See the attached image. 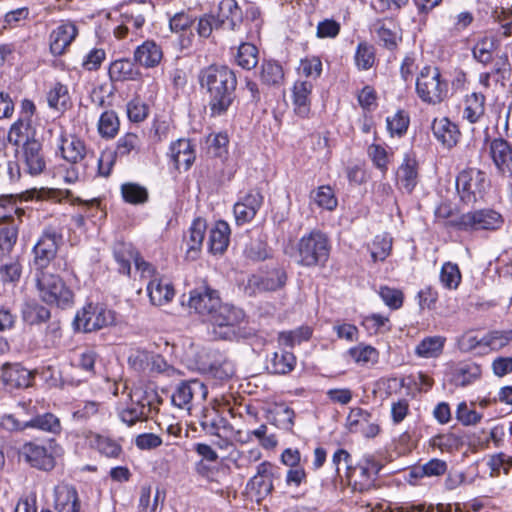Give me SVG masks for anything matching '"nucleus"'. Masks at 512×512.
Here are the masks:
<instances>
[{"mask_svg":"<svg viewBox=\"0 0 512 512\" xmlns=\"http://www.w3.org/2000/svg\"><path fill=\"white\" fill-rule=\"evenodd\" d=\"M493 66L489 71L492 76V80L495 83H499L501 86H505L511 79V64L508 56L503 54L492 60Z\"/></svg>","mask_w":512,"mask_h":512,"instance_id":"nucleus-46","label":"nucleus"},{"mask_svg":"<svg viewBox=\"0 0 512 512\" xmlns=\"http://www.w3.org/2000/svg\"><path fill=\"white\" fill-rule=\"evenodd\" d=\"M313 89L311 81H296L293 86L294 110L300 117H306L310 112V94Z\"/></svg>","mask_w":512,"mask_h":512,"instance_id":"nucleus-33","label":"nucleus"},{"mask_svg":"<svg viewBox=\"0 0 512 512\" xmlns=\"http://www.w3.org/2000/svg\"><path fill=\"white\" fill-rule=\"evenodd\" d=\"M375 32L380 43L388 50H394L398 46V42L401 40L398 29L392 22H377L375 24Z\"/></svg>","mask_w":512,"mask_h":512,"instance_id":"nucleus-40","label":"nucleus"},{"mask_svg":"<svg viewBox=\"0 0 512 512\" xmlns=\"http://www.w3.org/2000/svg\"><path fill=\"white\" fill-rule=\"evenodd\" d=\"M50 134L54 135L53 145L60 152L63 159L70 163H78L86 155L84 142L74 135L67 134L61 127L49 129Z\"/></svg>","mask_w":512,"mask_h":512,"instance_id":"nucleus-13","label":"nucleus"},{"mask_svg":"<svg viewBox=\"0 0 512 512\" xmlns=\"http://www.w3.org/2000/svg\"><path fill=\"white\" fill-rule=\"evenodd\" d=\"M18 238V223L9 222L0 226V255H8L15 246Z\"/></svg>","mask_w":512,"mask_h":512,"instance_id":"nucleus-49","label":"nucleus"},{"mask_svg":"<svg viewBox=\"0 0 512 512\" xmlns=\"http://www.w3.org/2000/svg\"><path fill=\"white\" fill-rule=\"evenodd\" d=\"M312 331L309 327L304 326L295 330L283 331L278 335L280 345L293 347L310 338Z\"/></svg>","mask_w":512,"mask_h":512,"instance_id":"nucleus-56","label":"nucleus"},{"mask_svg":"<svg viewBox=\"0 0 512 512\" xmlns=\"http://www.w3.org/2000/svg\"><path fill=\"white\" fill-rule=\"evenodd\" d=\"M481 373L480 365L474 362H462L453 368L451 381L456 386L465 387L479 379Z\"/></svg>","mask_w":512,"mask_h":512,"instance_id":"nucleus-34","label":"nucleus"},{"mask_svg":"<svg viewBox=\"0 0 512 512\" xmlns=\"http://www.w3.org/2000/svg\"><path fill=\"white\" fill-rule=\"evenodd\" d=\"M488 187L489 180L485 172L476 168L465 169L456 178L457 192L466 205L483 200Z\"/></svg>","mask_w":512,"mask_h":512,"instance_id":"nucleus-8","label":"nucleus"},{"mask_svg":"<svg viewBox=\"0 0 512 512\" xmlns=\"http://www.w3.org/2000/svg\"><path fill=\"white\" fill-rule=\"evenodd\" d=\"M115 322L114 312L100 304H88L74 319L76 331L93 332L107 327Z\"/></svg>","mask_w":512,"mask_h":512,"instance_id":"nucleus-10","label":"nucleus"},{"mask_svg":"<svg viewBox=\"0 0 512 512\" xmlns=\"http://www.w3.org/2000/svg\"><path fill=\"white\" fill-rule=\"evenodd\" d=\"M37 289L40 299L49 305L61 309L71 307L74 294L62 278L48 271H41L37 275Z\"/></svg>","mask_w":512,"mask_h":512,"instance_id":"nucleus-6","label":"nucleus"},{"mask_svg":"<svg viewBox=\"0 0 512 512\" xmlns=\"http://www.w3.org/2000/svg\"><path fill=\"white\" fill-rule=\"evenodd\" d=\"M447 470V463L444 460L433 458L423 465L414 466L410 472V480L423 477L441 476Z\"/></svg>","mask_w":512,"mask_h":512,"instance_id":"nucleus-41","label":"nucleus"},{"mask_svg":"<svg viewBox=\"0 0 512 512\" xmlns=\"http://www.w3.org/2000/svg\"><path fill=\"white\" fill-rule=\"evenodd\" d=\"M330 254V242L326 234L313 230L303 235L291 254L294 261L303 267L323 266Z\"/></svg>","mask_w":512,"mask_h":512,"instance_id":"nucleus-2","label":"nucleus"},{"mask_svg":"<svg viewBox=\"0 0 512 512\" xmlns=\"http://www.w3.org/2000/svg\"><path fill=\"white\" fill-rule=\"evenodd\" d=\"M236 63L246 70H251L258 63V49L251 43H242L235 56Z\"/></svg>","mask_w":512,"mask_h":512,"instance_id":"nucleus-50","label":"nucleus"},{"mask_svg":"<svg viewBox=\"0 0 512 512\" xmlns=\"http://www.w3.org/2000/svg\"><path fill=\"white\" fill-rule=\"evenodd\" d=\"M54 494L58 512H80L81 502L74 486L61 483L55 487Z\"/></svg>","mask_w":512,"mask_h":512,"instance_id":"nucleus-24","label":"nucleus"},{"mask_svg":"<svg viewBox=\"0 0 512 512\" xmlns=\"http://www.w3.org/2000/svg\"><path fill=\"white\" fill-rule=\"evenodd\" d=\"M490 154L497 168L503 173H512V147L501 138L490 144Z\"/></svg>","mask_w":512,"mask_h":512,"instance_id":"nucleus-30","label":"nucleus"},{"mask_svg":"<svg viewBox=\"0 0 512 512\" xmlns=\"http://www.w3.org/2000/svg\"><path fill=\"white\" fill-rule=\"evenodd\" d=\"M206 229V223L202 219H196L193 221L186 240L187 252L196 254L203 243L204 233Z\"/></svg>","mask_w":512,"mask_h":512,"instance_id":"nucleus-51","label":"nucleus"},{"mask_svg":"<svg viewBox=\"0 0 512 512\" xmlns=\"http://www.w3.org/2000/svg\"><path fill=\"white\" fill-rule=\"evenodd\" d=\"M311 199L320 208L332 211L337 207V198L328 185L318 187L311 192Z\"/></svg>","mask_w":512,"mask_h":512,"instance_id":"nucleus-52","label":"nucleus"},{"mask_svg":"<svg viewBox=\"0 0 512 512\" xmlns=\"http://www.w3.org/2000/svg\"><path fill=\"white\" fill-rule=\"evenodd\" d=\"M169 155L177 169L188 170L195 160L194 146L190 140L179 139L171 144Z\"/></svg>","mask_w":512,"mask_h":512,"instance_id":"nucleus-27","label":"nucleus"},{"mask_svg":"<svg viewBox=\"0 0 512 512\" xmlns=\"http://www.w3.org/2000/svg\"><path fill=\"white\" fill-rule=\"evenodd\" d=\"M432 131L435 138L448 149L454 147L461 136L458 126L446 117L435 119L432 123Z\"/></svg>","mask_w":512,"mask_h":512,"instance_id":"nucleus-25","label":"nucleus"},{"mask_svg":"<svg viewBox=\"0 0 512 512\" xmlns=\"http://www.w3.org/2000/svg\"><path fill=\"white\" fill-rule=\"evenodd\" d=\"M19 457L32 468L49 472L56 465L51 445L47 447L35 441L25 442L19 449Z\"/></svg>","mask_w":512,"mask_h":512,"instance_id":"nucleus-14","label":"nucleus"},{"mask_svg":"<svg viewBox=\"0 0 512 512\" xmlns=\"http://www.w3.org/2000/svg\"><path fill=\"white\" fill-rule=\"evenodd\" d=\"M97 359L98 354L93 349L85 348L75 353L72 364L91 377L96 374L95 365Z\"/></svg>","mask_w":512,"mask_h":512,"instance_id":"nucleus-45","label":"nucleus"},{"mask_svg":"<svg viewBox=\"0 0 512 512\" xmlns=\"http://www.w3.org/2000/svg\"><path fill=\"white\" fill-rule=\"evenodd\" d=\"M418 97L427 104L436 105L448 96L449 84L436 66H424L416 79Z\"/></svg>","mask_w":512,"mask_h":512,"instance_id":"nucleus-5","label":"nucleus"},{"mask_svg":"<svg viewBox=\"0 0 512 512\" xmlns=\"http://www.w3.org/2000/svg\"><path fill=\"white\" fill-rule=\"evenodd\" d=\"M70 100L68 88L62 83H55L47 94V102L51 108L56 110L66 109Z\"/></svg>","mask_w":512,"mask_h":512,"instance_id":"nucleus-53","label":"nucleus"},{"mask_svg":"<svg viewBox=\"0 0 512 512\" xmlns=\"http://www.w3.org/2000/svg\"><path fill=\"white\" fill-rule=\"evenodd\" d=\"M217 20L220 25L228 21V27L234 31L238 29L243 20V10L236 0H222L218 6Z\"/></svg>","mask_w":512,"mask_h":512,"instance_id":"nucleus-31","label":"nucleus"},{"mask_svg":"<svg viewBox=\"0 0 512 512\" xmlns=\"http://www.w3.org/2000/svg\"><path fill=\"white\" fill-rule=\"evenodd\" d=\"M81 436L85 439L89 447L95 449L100 455L106 458L120 459L124 454L122 444L108 435L95 433L91 430H84Z\"/></svg>","mask_w":512,"mask_h":512,"instance_id":"nucleus-18","label":"nucleus"},{"mask_svg":"<svg viewBox=\"0 0 512 512\" xmlns=\"http://www.w3.org/2000/svg\"><path fill=\"white\" fill-rule=\"evenodd\" d=\"M162 59V50L154 41H145L134 52V60L144 67H155Z\"/></svg>","mask_w":512,"mask_h":512,"instance_id":"nucleus-35","label":"nucleus"},{"mask_svg":"<svg viewBox=\"0 0 512 512\" xmlns=\"http://www.w3.org/2000/svg\"><path fill=\"white\" fill-rule=\"evenodd\" d=\"M200 87L208 94L212 117L224 115L236 98L237 77L227 66L210 65L199 72Z\"/></svg>","mask_w":512,"mask_h":512,"instance_id":"nucleus-1","label":"nucleus"},{"mask_svg":"<svg viewBox=\"0 0 512 512\" xmlns=\"http://www.w3.org/2000/svg\"><path fill=\"white\" fill-rule=\"evenodd\" d=\"M347 427L351 433H360L367 438L375 437L380 427L372 421V415L362 408H352L347 416Z\"/></svg>","mask_w":512,"mask_h":512,"instance_id":"nucleus-19","label":"nucleus"},{"mask_svg":"<svg viewBox=\"0 0 512 512\" xmlns=\"http://www.w3.org/2000/svg\"><path fill=\"white\" fill-rule=\"evenodd\" d=\"M31 139H36V129L32 125V119L19 117L9 129L8 141L15 146H20Z\"/></svg>","mask_w":512,"mask_h":512,"instance_id":"nucleus-32","label":"nucleus"},{"mask_svg":"<svg viewBox=\"0 0 512 512\" xmlns=\"http://www.w3.org/2000/svg\"><path fill=\"white\" fill-rule=\"evenodd\" d=\"M152 355L153 352L137 349L130 354L128 363L134 370L147 373Z\"/></svg>","mask_w":512,"mask_h":512,"instance_id":"nucleus-64","label":"nucleus"},{"mask_svg":"<svg viewBox=\"0 0 512 512\" xmlns=\"http://www.w3.org/2000/svg\"><path fill=\"white\" fill-rule=\"evenodd\" d=\"M440 281L447 289H456L461 282V273L457 264L446 262L440 271Z\"/></svg>","mask_w":512,"mask_h":512,"instance_id":"nucleus-58","label":"nucleus"},{"mask_svg":"<svg viewBox=\"0 0 512 512\" xmlns=\"http://www.w3.org/2000/svg\"><path fill=\"white\" fill-rule=\"evenodd\" d=\"M62 235L53 227H47L34 245V263L38 269L46 268L55 258Z\"/></svg>","mask_w":512,"mask_h":512,"instance_id":"nucleus-15","label":"nucleus"},{"mask_svg":"<svg viewBox=\"0 0 512 512\" xmlns=\"http://www.w3.org/2000/svg\"><path fill=\"white\" fill-rule=\"evenodd\" d=\"M382 464L373 456H364L356 465H351L344 478L354 491L364 492L375 486Z\"/></svg>","mask_w":512,"mask_h":512,"instance_id":"nucleus-9","label":"nucleus"},{"mask_svg":"<svg viewBox=\"0 0 512 512\" xmlns=\"http://www.w3.org/2000/svg\"><path fill=\"white\" fill-rule=\"evenodd\" d=\"M24 214V211L16 205V200L12 196H3L0 198V226L9 222H17V219Z\"/></svg>","mask_w":512,"mask_h":512,"instance_id":"nucleus-47","label":"nucleus"},{"mask_svg":"<svg viewBox=\"0 0 512 512\" xmlns=\"http://www.w3.org/2000/svg\"><path fill=\"white\" fill-rule=\"evenodd\" d=\"M150 301L153 305L162 306L169 303L175 294L172 284L163 278H153L147 285Z\"/></svg>","mask_w":512,"mask_h":512,"instance_id":"nucleus-29","label":"nucleus"},{"mask_svg":"<svg viewBox=\"0 0 512 512\" xmlns=\"http://www.w3.org/2000/svg\"><path fill=\"white\" fill-rule=\"evenodd\" d=\"M386 122L387 129L392 136H402L408 129L410 119L407 112L399 110L392 117H387Z\"/></svg>","mask_w":512,"mask_h":512,"instance_id":"nucleus-59","label":"nucleus"},{"mask_svg":"<svg viewBox=\"0 0 512 512\" xmlns=\"http://www.w3.org/2000/svg\"><path fill=\"white\" fill-rule=\"evenodd\" d=\"M159 506V492L152 499L151 486H142L139 497V512H157Z\"/></svg>","mask_w":512,"mask_h":512,"instance_id":"nucleus-63","label":"nucleus"},{"mask_svg":"<svg viewBox=\"0 0 512 512\" xmlns=\"http://www.w3.org/2000/svg\"><path fill=\"white\" fill-rule=\"evenodd\" d=\"M445 338L442 336H431L424 338L416 347L415 352L424 358L438 357L444 347Z\"/></svg>","mask_w":512,"mask_h":512,"instance_id":"nucleus-44","label":"nucleus"},{"mask_svg":"<svg viewBox=\"0 0 512 512\" xmlns=\"http://www.w3.org/2000/svg\"><path fill=\"white\" fill-rule=\"evenodd\" d=\"M462 444L460 436L454 433L439 434L431 438L430 445L441 451H452Z\"/></svg>","mask_w":512,"mask_h":512,"instance_id":"nucleus-62","label":"nucleus"},{"mask_svg":"<svg viewBox=\"0 0 512 512\" xmlns=\"http://www.w3.org/2000/svg\"><path fill=\"white\" fill-rule=\"evenodd\" d=\"M296 364V357L292 352L279 351L274 352L267 363V369L278 375H284L291 372Z\"/></svg>","mask_w":512,"mask_h":512,"instance_id":"nucleus-37","label":"nucleus"},{"mask_svg":"<svg viewBox=\"0 0 512 512\" xmlns=\"http://www.w3.org/2000/svg\"><path fill=\"white\" fill-rule=\"evenodd\" d=\"M51 317L48 308L38 303H26L22 309V318L28 325H39L47 322Z\"/></svg>","mask_w":512,"mask_h":512,"instance_id":"nucleus-43","label":"nucleus"},{"mask_svg":"<svg viewBox=\"0 0 512 512\" xmlns=\"http://www.w3.org/2000/svg\"><path fill=\"white\" fill-rule=\"evenodd\" d=\"M162 400L153 389H135L131 403L119 412L120 420L131 427L137 422L146 421L158 412Z\"/></svg>","mask_w":512,"mask_h":512,"instance_id":"nucleus-3","label":"nucleus"},{"mask_svg":"<svg viewBox=\"0 0 512 512\" xmlns=\"http://www.w3.org/2000/svg\"><path fill=\"white\" fill-rule=\"evenodd\" d=\"M136 75L134 64L128 59L115 60L109 67V76L112 81L130 80L134 79Z\"/></svg>","mask_w":512,"mask_h":512,"instance_id":"nucleus-48","label":"nucleus"},{"mask_svg":"<svg viewBox=\"0 0 512 512\" xmlns=\"http://www.w3.org/2000/svg\"><path fill=\"white\" fill-rule=\"evenodd\" d=\"M260 80L262 84L272 87H280L284 82L282 66L272 60L263 61L260 67Z\"/></svg>","mask_w":512,"mask_h":512,"instance_id":"nucleus-38","label":"nucleus"},{"mask_svg":"<svg viewBox=\"0 0 512 512\" xmlns=\"http://www.w3.org/2000/svg\"><path fill=\"white\" fill-rule=\"evenodd\" d=\"M2 424L10 430L23 431L31 428L54 435L60 434L62 430L60 419L49 412L36 415L24 421L17 419L14 415H6L3 417Z\"/></svg>","mask_w":512,"mask_h":512,"instance_id":"nucleus-11","label":"nucleus"},{"mask_svg":"<svg viewBox=\"0 0 512 512\" xmlns=\"http://www.w3.org/2000/svg\"><path fill=\"white\" fill-rule=\"evenodd\" d=\"M19 167L31 175L37 176L46 168V160L42 149V144L37 139L24 142L18 155Z\"/></svg>","mask_w":512,"mask_h":512,"instance_id":"nucleus-16","label":"nucleus"},{"mask_svg":"<svg viewBox=\"0 0 512 512\" xmlns=\"http://www.w3.org/2000/svg\"><path fill=\"white\" fill-rule=\"evenodd\" d=\"M392 249V238L388 234L377 235L371 246V257L374 262L384 261Z\"/></svg>","mask_w":512,"mask_h":512,"instance_id":"nucleus-57","label":"nucleus"},{"mask_svg":"<svg viewBox=\"0 0 512 512\" xmlns=\"http://www.w3.org/2000/svg\"><path fill=\"white\" fill-rule=\"evenodd\" d=\"M247 489L254 492L258 499L269 495L273 490V465L264 461L257 466L256 474L248 481Z\"/></svg>","mask_w":512,"mask_h":512,"instance_id":"nucleus-21","label":"nucleus"},{"mask_svg":"<svg viewBox=\"0 0 512 512\" xmlns=\"http://www.w3.org/2000/svg\"><path fill=\"white\" fill-rule=\"evenodd\" d=\"M119 119L117 114L112 111H105L101 114L98 122V131L104 138H113L119 130Z\"/></svg>","mask_w":512,"mask_h":512,"instance_id":"nucleus-54","label":"nucleus"},{"mask_svg":"<svg viewBox=\"0 0 512 512\" xmlns=\"http://www.w3.org/2000/svg\"><path fill=\"white\" fill-rule=\"evenodd\" d=\"M138 256V252L130 243L118 242L114 246V257L119 264V271L123 274H130L131 262L135 263Z\"/></svg>","mask_w":512,"mask_h":512,"instance_id":"nucleus-39","label":"nucleus"},{"mask_svg":"<svg viewBox=\"0 0 512 512\" xmlns=\"http://www.w3.org/2000/svg\"><path fill=\"white\" fill-rule=\"evenodd\" d=\"M286 273L282 269H274L266 275H252L247 286L253 293L276 291L286 283Z\"/></svg>","mask_w":512,"mask_h":512,"instance_id":"nucleus-23","label":"nucleus"},{"mask_svg":"<svg viewBox=\"0 0 512 512\" xmlns=\"http://www.w3.org/2000/svg\"><path fill=\"white\" fill-rule=\"evenodd\" d=\"M2 379L10 388H27L32 384V373L20 364H5L2 368Z\"/></svg>","mask_w":512,"mask_h":512,"instance_id":"nucleus-26","label":"nucleus"},{"mask_svg":"<svg viewBox=\"0 0 512 512\" xmlns=\"http://www.w3.org/2000/svg\"><path fill=\"white\" fill-rule=\"evenodd\" d=\"M263 204V196L259 191H250L234 205V216L237 224L250 222Z\"/></svg>","mask_w":512,"mask_h":512,"instance_id":"nucleus-22","label":"nucleus"},{"mask_svg":"<svg viewBox=\"0 0 512 512\" xmlns=\"http://www.w3.org/2000/svg\"><path fill=\"white\" fill-rule=\"evenodd\" d=\"M78 35L77 26L70 21L57 26L50 34V51L55 56L65 53Z\"/></svg>","mask_w":512,"mask_h":512,"instance_id":"nucleus-20","label":"nucleus"},{"mask_svg":"<svg viewBox=\"0 0 512 512\" xmlns=\"http://www.w3.org/2000/svg\"><path fill=\"white\" fill-rule=\"evenodd\" d=\"M230 227L225 221H218L209 233L210 251L214 254L223 253L229 244Z\"/></svg>","mask_w":512,"mask_h":512,"instance_id":"nucleus-36","label":"nucleus"},{"mask_svg":"<svg viewBox=\"0 0 512 512\" xmlns=\"http://www.w3.org/2000/svg\"><path fill=\"white\" fill-rule=\"evenodd\" d=\"M244 317L241 309L223 303L207 321L212 326L215 339L233 341L242 337L240 325Z\"/></svg>","mask_w":512,"mask_h":512,"instance_id":"nucleus-4","label":"nucleus"},{"mask_svg":"<svg viewBox=\"0 0 512 512\" xmlns=\"http://www.w3.org/2000/svg\"><path fill=\"white\" fill-rule=\"evenodd\" d=\"M219 292L206 283L189 292L188 305L195 313L206 320L222 305Z\"/></svg>","mask_w":512,"mask_h":512,"instance_id":"nucleus-12","label":"nucleus"},{"mask_svg":"<svg viewBox=\"0 0 512 512\" xmlns=\"http://www.w3.org/2000/svg\"><path fill=\"white\" fill-rule=\"evenodd\" d=\"M504 224L503 216L494 209H479L463 213L451 225L463 232L497 231Z\"/></svg>","mask_w":512,"mask_h":512,"instance_id":"nucleus-7","label":"nucleus"},{"mask_svg":"<svg viewBox=\"0 0 512 512\" xmlns=\"http://www.w3.org/2000/svg\"><path fill=\"white\" fill-rule=\"evenodd\" d=\"M207 394V387L200 380L182 381L175 388L171 401L174 406L190 411L193 400L203 401L206 399Z\"/></svg>","mask_w":512,"mask_h":512,"instance_id":"nucleus-17","label":"nucleus"},{"mask_svg":"<svg viewBox=\"0 0 512 512\" xmlns=\"http://www.w3.org/2000/svg\"><path fill=\"white\" fill-rule=\"evenodd\" d=\"M375 62V52L373 46L362 42L358 44L355 53V63L361 70L370 69Z\"/></svg>","mask_w":512,"mask_h":512,"instance_id":"nucleus-61","label":"nucleus"},{"mask_svg":"<svg viewBox=\"0 0 512 512\" xmlns=\"http://www.w3.org/2000/svg\"><path fill=\"white\" fill-rule=\"evenodd\" d=\"M497 48V41L493 37H482L472 48L473 58L484 65L493 60V52Z\"/></svg>","mask_w":512,"mask_h":512,"instance_id":"nucleus-42","label":"nucleus"},{"mask_svg":"<svg viewBox=\"0 0 512 512\" xmlns=\"http://www.w3.org/2000/svg\"><path fill=\"white\" fill-rule=\"evenodd\" d=\"M244 255L252 261L265 260L268 257L266 242L260 237L251 238L245 245Z\"/></svg>","mask_w":512,"mask_h":512,"instance_id":"nucleus-60","label":"nucleus"},{"mask_svg":"<svg viewBox=\"0 0 512 512\" xmlns=\"http://www.w3.org/2000/svg\"><path fill=\"white\" fill-rule=\"evenodd\" d=\"M121 194L125 202L134 205L143 204L148 200L147 189L136 183H124L121 186Z\"/></svg>","mask_w":512,"mask_h":512,"instance_id":"nucleus-55","label":"nucleus"},{"mask_svg":"<svg viewBox=\"0 0 512 512\" xmlns=\"http://www.w3.org/2000/svg\"><path fill=\"white\" fill-rule=\"evenodd\" d=\"M397 183L406 192L411 193L418 183L417 161L410 155H405L396 173Z\"/></svg>","mask_w":512,"mask_h":512,"instance_id":"nucleus-28","label":"nucleus"}]
</instances>
